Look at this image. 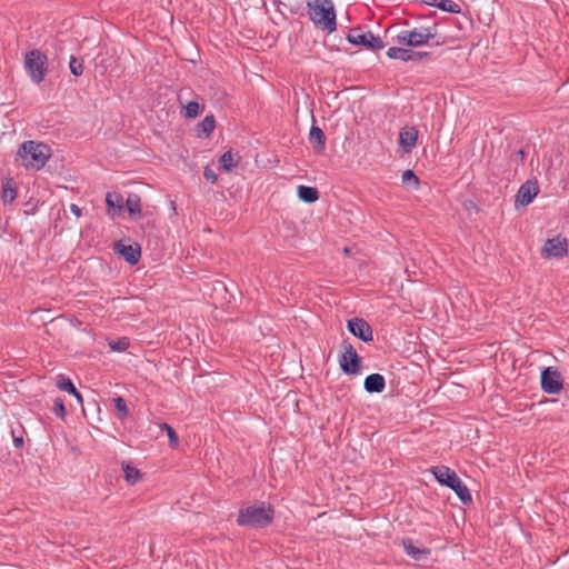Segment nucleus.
Listing matches in <instances>:
<instances>
[{
  "mask_svg": "<svg viewBox=\"0 0 569 569\" xmlns=\"http://www.w3.org/2000/svg\"><path fill=\"white\" fill-rule=\"evenodd\" d=\"M70 211L78 218L82 216L81 208L76 203L70 204Z\"/></svg>",
  "mask_w": 569,
  "mask_h": 569,
  "instance_id": "ea45409f",
  "label": "nucleus"
},
{
  "mask_svg": "<svg viewBox=\"0 0 569 569\" xmlns=\"http://www.w3.org/2000/svg\"><path fill=\"white\" fill-rule=\"evenodd\" d=\"M436 7L442 11L450 13L461 12V7L452 0H440L438 3H436Z\"/></svg>",
  "mask_w": 569,
  "mask_h": 569,
  "instance_id": "cd10ccee",
  "label": "nucleus"
},
{
  "mask_svg": "<svg viewBox=\"0 0 569 569\" xmlns=\"http://www.w3.org/2000/svg\"><path fill=\"white\" fill-rule=\"evenodd\" d=\"M219 162H220L221 168L226 172H230L238 164V160H234L231 151L224 152L220 157Z\"/></svg>",
  "mask_w": 569,
  "mask_h": 569,
  "instance_id": "bb28decb",
  "label": "nucleus"
},
{
  "mask_svg": "<svg viewBox=\"0 0 569 569\" xmlns=\"http://www.w3.org/2000/svg\"><path fill=\"white\" fill-rule=\"evenodd\" d=\"M21 430L18 432L16 429H11L13 445L17 449H21L24 445L23 441V428L20 426Z\"/></svg>",
  "mask_w": 569,
  "mask_h": 569,
  "instance_id": "f704fd0d",
  "label": "nucleus"
},
{
  "mask_svg": "<svg viewBox=\"0 0 569 569\" xmlns=\"http://www.w3.org/2000/svg\"><path fill=\"white\" fill-rule=\"evenodd\" d=\"M347 328L349 332L362 340L363 342H370L373 340V331L371 326L362 318H352L348 320Z\"/></svg>",
  "mask_w": 569,
  "mask_h": 569,
  "instance_id": "9b49d317",
  "label": "nucleus"
},
{
  "mask_svg": "<svg viewBox=\"0 0 569 569\" xmlns=\"http://www.w3.org/2000/svg\"><path fill=\"white\" fill-rule=\"evenodd\" d=\"M539 191H540L539 184L536 179L527 180L526 182H523L520 186V188L518 189V191L516 193L515 207L516 208L527 207L537 197Z\"/></svg>",
  "mask_w": 569,
  "mask_h": 569,
  "instance_id": "1a4fd4ad",
  "label": "nucleus"
},
{
  "mask_svg": "<svg viewBox=\"0 0 569 569\" xmlns=\"http://www.w3.org/2000/svg\"><path fill=\"white\" fill-rule=\"evenodd\" d=\"M512 157H513V160H515V161H520V162H522V161L525 160V158H526V152L523 151V149H519L518 151H516V152L513 153V156H512Z\"/></svg>",
  "mask_w": 569,
  "mask_h": 569,
  "instance_id": "58836bf2",
  "label": "nucleus"
},
{
  "mask_svg": "<svg viewBox=\"0 0 569 569\" xmlns=\"http://www.w3.org/2000/svg\"><path fill=\"white\" fill-rule=\"evenodd\" d=\"M24 68L32 82L39 84L44 80L48 70V58L39 49H32L24 54Z\"/></svg>",
  "mask_w": 569,
  "mask_h": 569,
  "instance_id": "39448f33",
  "label": "nucleus"
},
{
  "mask_svg": "<svg viewBox=\"0 0 569 569\" xmlns=\"http://www.w3.org/2000/svg\"><path fill=\"white\" fill-rule=\"evenodd\" d=\"M201 111V107L197 101H189L186 106L184 117L193 119Z\"/></svg>",
  "mask_w": 569,
  "mask_h": 569,
  "instance_id": "473e14b6",
  "label": "nucleus"
},
{
  "mask_svg": "<svg viewBox=\"0 0 569 569\" xmlns=\"http://www.w3.org/2000/svg\"><path fill=\"white\" fill-rule=\"evenodd\" d=\"M461 482L460 478L457 476V473L453 471V475L448 479L446 487L453 489L457 485Z\"/></svg>",
  "mask_w": 569,
  "mask_h": 569,
  "instance_id": "4c0bfd02",
  "label": "nucleus"
},
{
  "mask_svg": "<svg viewBox=\"0 0 569 569\" xmlns=\"http://www.w3.org/2000/svg\"><path fill=\"white\" fill-rule=\"evenodd\" d=\"M363 387L368 393H380L386 388V379L380 373H371L366 377Z\"/></svg>",
  "mask_w": 569,
  "mask_h": 569,
  "instance_id": "a211bd4d",
  "label": "nucleus"
},
{
  "mask_svg": "<svg viewBox=\"0 0 569 569\" xmlns=\"http://www.w3.org/2000/svg\"><path fill=\"white\" fill-rule=\"evenodd\" d=\"M342 349L343 351L339 358V365L341 370L346 375L359 373L361 367V358L357 353L353 346L348 341H343Z\"/></svg>",
  "mask_w": 569,
  "mask_h": 569,
  "instance_id": "423d86ee",
  "label": "nucleus"
},
{
  "mask_svg": "<svg viewBox=\"0 0 569 569\" xmlns=\"http://www.w3.org/2000/svg\"><path fill=\"white\" fill-rule=\"evenodd\" d=\"M126 208L131 217L141 216V198L137 193H130L126 200Z\"/></svg>",
  "mask_w": 569,
  "mask_h": 569,
  "instance_id": "4be33fe9",
  "label": "nucleus"
},
{
  "mask_svg": "<svg viewBox=\"0 0 569 569\" xmlns=\"http://www.w3.org/2000/svg\"><path fill=\"white\" fill-rule=\"evenodd\" d=\"M274 507L269 502H260L241 507L237 516V525L249 529H262L270 526L274 519Z\"/></svg>",
  "mask_w": 569,
  "mask_h": 569,
  "instance_id": "f257e3e1",
  "label": "nucleus"
},
{
  "mask_svg": "<svg viewBox=\"0 0 569 569\" xmlns=\"http://www.w3.org/2000/svg\"><path fill=\"white\" fill-rule=\"evenodd\" d=\"M542 252L546 254L547 258H563L568 253V242L567 239L557 236L553 238L548 239L545 242Z\"/></svg>",
  "mask_w": 569,
  "mask_h": 569,
  "instance_id": "f8f14e48",
  "label": "nucleus"
},
{
  "mask_svg": "<svg viewBox=\"0 0 569 569\" xmlns=\"http://www.w3.org/2000/svg\"><path fill=\"white\" fill-rule=\"evenodd\" d=\"M440 0H423V2L428 6L436 7V3H438Z\"/></svg>",
  "mask_w": 569,
  "mask_h": 569,
  "instance_id": "a19ab883",
  "label": "nucleus"
},
{
  "mask_svg": "<svg viewBox=\"0 0 569 569\" xmlns=\"http://www.w3.org/2000/svg\"><path fill=\"white\" fill-rule=\"evenodd\" d=\"M216 128V119L213 114H208L196 126V134L199 138H209Z\"/></svg>",
  "mask_w": 569,
  "mask_h": 569,
  "instance_id": "6ab92c4d",
  "label": "nucleus"
},
{
  "mask_svg": "<svg viewBox=\"0 0 569 569\" xmlns=\"http://www.w3.org/2000/svg\"><path fill=\"white\" fill-rule=\"evenodd\" d=\"M309 143L316 153H322L326 149V136L322 129L315 123L309 131Z\"/></svg>",
  "mask_w": 569,
  "mask_h": 569,
  "instance_id": "dca6fc26",
  "label": "nucleus"
},
{
  "mask_svg": "<svg viewBox=\"0 0 569 569\" xmlns=\"http://www.w3.org/2000/svg\"><path fill=\"white\" fill-rule=\"evenodd\" d=\"M540 385L543 392L558 395L563 388V379L556 368L547 367L541 371Z\"/></svg>",
  "mask_w": 569,
  "mask_h": 569,
  "instance_id": "6e6552de",
  "label": "nucleus"
},
{
  "mask_svg": "<svg viewBox=\"0 0 569 569\" xmlns=\"http://www.w3.org/2000/svg\"><path fill=\"white\" fill-rule=\"evenodd\" d=\"M402 183L406 186H410L413 189H418L420 184L418 177L415 174L412 170H406L402 173Z\"/></svg>",
  "mask_w": 569,
  "mask_h": 569,
  "instance_id": "7c9ffc66",
  "label": "nucleus"
},
{
  "mask_svg": "<svg viewBox=\"0 0 569 569\" xmlns=\"http://www.w3.org/2000/svg\"><path fill=\"white\" fill-rule=\"evenodd\" d=\"M7 197H9V201H13L17 197V190L14 188H3L2 198L6 201Z\"/></svg>",
  "mask_w": 569,
  "mask_h": 569,
  "instance_id": "e433bc0d",
  "label": "nucleus"
},
{
  "mask_svg": "<svg viewBox=\"0 0 569 569\" xmlns=\"http://www.w3.org/2000/svg\"><path fill=\"white\" fill-rule=\"evenodd\" d=\"M418 130L416 127H405L399 132V146L403 151L410 152L417 143Z\"/></svg>",
  "mask_w": 569,
  "mask_h": 569,
  "instance_id": "2eb2a0df",
  "label": "nucleus"
},
{
  "mask_svg": "<svg viewBox=\"0 0 569 569\" xmlns=\"http://www.w3.org/2000/svg\"><path fill=\"white\" fill-rule=\"evenodd\" d=\"M122 470L124 472V479L129 485H136L142 479L141 471L132 467L129 462H122Z\"/></svg>",
  "mask_w": 569,
  "mask_h": 569,
  "instance_id": "5701e85b",
  "label": "nucleus"
},
{
  "mask_svg": "<svg viewBox=\"0 0 569 569\" xmlns=\"http://www.w3.org/2000/svg\"><path fill=\"white\" fill-rule=\"evenodd\" d=\"M401 545L405 552L416 561L423 560L428 558L431 553V550L429 548L416 546L415 541L410 538H403L401 540Z\"/></svg>",
  "mask_w": 569,
  "mask_h": 569,
  "instance_id": "4468645a",
  "label": "nucleus"
},
{
  "mask_svg": "<svg viewBox=\"0 0 569 569\" xmlns=\"http://www.w3.org/2000/svg\"><path fill=\"white\" fill-rule=\"evenodd\" d=\"M430 471L435 476L437 481L442 486H445L447 483L448 479L451 477V475H453V470H451L449 467L443 466V465L433 466V467H431Z\"/></svg>",
  "mask_w": 569,
  "mask_h": 569,
  "instance_id": "b1692460",
  "label": "nucleus"
},
{
  "mask_svg": "<svg viewBox=\"0 0 569 569\" xmlns=\"http://www.w3.org/2000/svg\"><path fill=\"white\" fill-rule=\"evenodd\" d=\"M69 68H70V72L73 76H76V77L81 76L83 73V70H84L83 60L82 59H78L74 56H71L70 57V61H69Z\"/></svg>",
  "mask_w": 569,
  "mask_h": 569,
  "instance_id": "c85d7f7f",
  "label": "nucleus"
},
{
  "mask_svg": "<svg viewBox=\"0 0 569 569\" xmlns=\"http://www.w3.org/2000/svg\"><path fill=\"white\" fill-rule=\"evenodd\" d=\"M452 490L456 492V495L463 505L468 506L472 502L471 493L468 487L462 481L459 485H457Z\"/></svg>",
  "mask_w": 569,
  "mask_h": 569,
  "instance_id": "393cba45",
  "label": "nucleus"
},
{
  "mask_svg": "<svg viewBox=\"0 0 569 569\" xmlns=\"http://www.w3.org/2000/svg\"><path fill=\"white\" fill-rule=\"evenodd\" d=\"M53 413L60 418V419H64L66 416H67V409H66V406H64V402L61 398H56L54 399V402H53Z\"/></svg>",
  "mask_w": 569,
  "mask_h": 569,
  "instance_id": "72a5a7b5",
  "label": "nucleus"
},
{
  "mask_svg": "<svg viewBox=\"0 0 569 569\" xmlns=\"http://www.w3.org/2000/svg\"><path fill=\"white\" fill-rule=\"evenodd\" d=\"M130 346V340L127 337L109 341V347L112 351L123 352Z\"/></svg>",
  "mask_w": 569,
  "mask_h": 569,
  "instance_id": "c756f323",
  "label": "nucleus"
},
{
  "mask_svg": "<svg viewBox=\"0 0 569 569\" xmlns=\"http://www.w3.org/2000/svg\"><path fill=\"white\" fill-rule=\"evenodd\" d=\"M18 156L24 168L40 170L49 160L51 150L46 143L28 140L19 147Z\"/></svg>",
  "mask_w": 569,
  "mask_h": 569,
  "instance_id": "f03ea898",
  "label": "nucleus"
},
{
  "mask_svg": "<svg viewBox=\"0 0 569 569\" xmlns=\"http://www.w3.org/2000/svg\"><path fill=\"white\" fill-rule=\"evenodd\" d=\"M113 251L131 266L137 264L141 257V248L136 242L132 244H126L122 241H117L113 246Z\"/></svg>",
  "mask_w": 569,
  "mask_h": 569,
  "instance_id": "ddd939ff",
  "label": "nucleus"
},
{
  "mask_svg": "<svg viewBox=\"0 0 569 569\" xmlns=\"http://www.w3.org/2000/svg\"><path fill=\"white\" fill-rule=\"evenodd\" d=\"M390 59H397L405 62H420L425 58H430L431 53L426 51H413L407 48L391 47L387 51Z\"/></svg>",
  "mask_w": 569,
  "mask_h": 569,
  "instance_id": "9d476101",
  "label": "nucleus"
},
{
  "mask_svg": "<svg viewBox=\"0 0 569 569\" xmlns=\"http://www.w3.org/2000/svg\"><path fill=\"white\" fill-rule=\"evenodd\" d=\"M113 405L114 409L117 410L119 419L123 420L130 416V410L122 397H116L113 399Z\"/></svg>",
  "mask_w": 569,
  "mask_h": 569,
  "instance_id": "a878e982",
  "label": "nucleus"
},
{
  "mask_svg": "<svg viewBox=\"0 0 569 569\" xmlns=\"http://www.w3.org/2000/svg\"><path fill=\"white\" fill-rule=\"evenodd\" d=\"M108 214L114 219L123 209V197L119 192H108L106 196Z\"/></svg>",
  "mask_w": 569,
  "mask_h": 569,
  "instance_id": "f3484780",
  "label": "nucleus"
},
{
  "mask_svg": "<svg viewBox=\"0 0 569 569\" xmlns=\"http://www.w3.org/2000/svg\"><path fill=\"white\" fill-rule=\"evenodd\" d=\"M310 20L328 32L337 28L336 10L332 0H307Z\"/></svg>",
  "mask_w": 569,
  "mask_h": 569,
  "instance_id": "7ed1b4c3",
  "label": "nucleus"
},
{
  "mask_svg": "<svg viewBox=\"0 0 569 569\" xmlns=\"http://www.w3.org/2000/svg\"><path fill=\"white\" fill-rule=\"evenodd\" d=\"M57 387L60 390L66 391V392L72 395V396H74L77 401L80 405H82V402H83L82 395L77 390L76 386L73 385V382L69 378H66L63 376H59L58 380H57Z\"/></svg>",
  "mask_w": 569,
  "mask_h": 569,
  "instance_id": "aec40b11",
  "label": "nucleus"
},
{
  "mask_svg": "<svg viewBox=\"0 0 569 569\" xmlns=\"http://www.w3.org/2000/svg\"><path fill=\"white\" fill-rule=\"evenodd\" d=\"M160 427L162 430H164L167 432L170 447L176 448L179 443V437H178L176 430L166 422H163Z\"/></svg>",
  "mask_w": 569,
  "mask_h": 569,
  "instance_id": "2f4dec72",
  "label": "nucleus"
},
{
  "mask_svg": "<svg viewBox=\"0 0 569 569\" xmlns=\"http://www.w3.org/2000/svg\"><path fill=\"white\" fill-rule=\"evenodd\" d=\"M347 40L355 46H362L370 50H380L385 48V42L371 31L361 32L360 29H351L347 36Z\"/></svg>",
  "mask_w": 569,
  "mask_h": 569,
  "instance_id": "0eeeda50",
  "label": "nucleus"
},
{
  "mask_svg": "<svg viewBox=\"0 0 569 569\" xmlns=\"http://www.w3.org/2000/svg\"><path fill=\"white\" fill-rule=\"evenodd\" d=\"M438 34L437 23L429 27H416L410 30H402L397 36V42L406 47H421L428 44Z\"/></svg>",
  "mask_w": 569,
  "mask_h": 569,
  "instance_id": "20e7f679",
  "label": "nucleus"
},
{
  "mask_svg": "<svg viewBox=\"0 0 569 569\" xmlns=\"http://www.w3.org/2000/svg\"><path fill=\"white\" fill-rule=\"evenodd\" d=\"M298 197L306 203H313L319 199V191L315 187L299 186L297 189Z\"/></svg>",
  "mask_w": 569,
  "mask_h": 569,
  "instance_id": "412c9836",
  "label": "nucleus"
},
{
  "mask_svg": "<svg viewBox=\"0 0 569 569\" xmlns=\"http://www.w3.org/2000/svg\"><path fill=\"white\" fill-rule=\"evenodd\" d=\"M203 177L206 180L210 181L211 183H216L218 180V176L213 169L210 167H206L203 170Z\"/></svg>",
  "mask_w": 569,
  "mask_h": 569,
  "instance_id": "c9c22d12",
  "label": "nucleus"
}]
</instances>
